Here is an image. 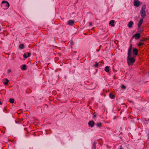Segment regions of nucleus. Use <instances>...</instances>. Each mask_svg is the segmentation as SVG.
<instances>
[{
  "label": "nucleus",
  "instance_id": "nucleus-1",
  "mask_svg": "<svg viewBox=\"0 0 149 149\" xmlns=\"http://www.w3.org/2000/svg\"><path fill=\"white\" fill-rule=\"evenodd\" d=\"M131 54H127V62L129 65H132L135 61V56L131 57Z\"/></svg>",
  "mask_w": 149,
  "mask_h": 149
},
{
  "label": "nucleus",
  "instance_id": "nucleus-2",
  "mask_svg": "<svg viewBox=\"0 0 149 149\" xmlns=\"http://www.w3.org/2000/svg\"><path fill=\"white\" fill-rule=\"evenodd\" d=\"M1 6L3 9H6L9 7L10 4L7 1H3L1 2Z\"/></svg>",
  "mask_w": 149,
  "mask_h": 149
},
{
  "label": "nucleus",
  "instance_id": "nucleus-3",
  "mask_svg": "<svg viewBox=\"0 0 149 149\" xmlns=\"http://www.w3.org/2000/svg\"><path fill=\"white\" fill-rule=\"evenodd\" d=\"M135 37L136 39H137L140 38L141 37V35L139 33H136L134 35H133L132 37V38H131V40L133 38Z\"/></svg>",
  "mask_w": 149,
  "mask_h": 149
},
{
  "label": "nucleus",
  "instance_id": "nucleus-4",
  "mask_svg": "<svg viewBox=\"0 0 149 149\" xmlns=\"http://www.w3.org/2000/svg\"><path fill=\"white\" fill-rule=\"evenodd\" d=\"M141 4L140 2L138 0H135L134 1V5L137 7H139Z\"/></svg>",
  "mask_w": 149,
  "mask_h": 149
},
{
  "label": "nucleus",
  "instance_id": "nucleus-5",
  "mask_svg": "<svg viewBox=\"0 0 149 149\" xmlns=\"http://www.w3.org/2000/svg\"><path fill=\"white\" fill-rule=\"evenodd\" d=\"M141 16L142 19H144L146 17V12L145 11H140Z\"/></svg>",
  "mask_w": 149,
  "mask_h": 149
},
{
  "label": "nucleus",
  "instance_id": "nucleus-6",
  "mask_svg": "<svg viewBox=\"0 0 149 149\" xmlns=\"http://www.w3.org/2000/svg\"><path fill=\"white\" fill-rule=\"evenodd\" d=\"M95 122L93 120L89 121L88 123V126L91 127H93L95 125Z\"/></svg>",
  "mask_w": 149,
  "mask_h": 149
},
{
  "label": "nucleus",
  "instance_id": "nucleus-7",
  "mask_svg": "<svg viewBox=\"0 0 149 149\" xmlns=\"http://www.w3.org/2000/svg\"><path fill=\"white\" fill-rule=\"evenodd\" d=\"M138 50L136 48H133V54L134 55L133 56L136 57V56L138 54Z\"/></svg>",
  "mask_w": 149,
  "mask_h": 149
},
{
  "label": "nucleus",
  "instance_id": "nucleus-8",
  "mask_svg": "<svg viewBox=\"0 0 149 149\" xmlns=\"http://www.w3.org/2000/svg\"><path fill=\"white\" fill-rule=\"evenodd\" d=\"M132 48V45L131 44L130 45L129 48L128 49L127 54L129 55L130 54H131V51Z\"/></svg>",
  "mask_w": 149,
  "mask_h": 149
},
{
  "label": "nucleus",
  "instance_id": "nucleus-9",
  "mask_svg": "<svg viewBox=\"0 0 149 149\" xmlns=\"http://www.w3.org/2000/svg\"><path fill=\"white\" fill-rule=\"evenodd\" d=\"M31 55V53L29 52H28L27 53H24L23 54V57L24 58H27L30 57Z\"/></svg>",
  "mask_w": 149,
  "mask_h": 149
},
{
  "label": "nucleus",
  "instance_id": "nucleus-10",
  "mask_svg": "<svg viewBox=\"0 0 149 149\" xmlns=\"http://www.w3.org/2000/svg\"><path fill=\"white\" fill-rule=\"evenodd\" d=\"M143 19H141L140 20L138 24V26L139 29H140V26L143 23Z\"/></svg>",
  "mask_w": 149,
  "mask_h": 149
},
{
  "label": "nucleus",
  "instance_id": "nucleus-11",
  "mask_svg": "<svg viewBox=\"0 0 149 149\" xmlns=\"http://www.w3.org/2000/svg\"><path fill=\"white\" fill-rule=\"evenodd\" d=\"M74 21L73 20H70L68 21V24L70 25H72L74 23Z\"/></svg>",
  "mask_w": 149,
  "mask_h": 149
},
{
  "label": "nucleus",
  "instance_id": "nucleus-12",
  "mask_svg": "<svg viewBox=\"0 0 149 149\" xmlns=\"http://www.w3.org/2000/svg\"><path fill=\"white\" fill-rule=\"evenodd\" d=\"M134 23L133 21H130L128 24V26L130 28H131L132 27Z\"/></svg>",
  "mask_w": 149,
  "mask_h": 149
},
{
  "label": "nucleus",
  "instance_id": "nucleus-13",
  "mask_svg": "<svg viewBox=\"0 0 149 149\" xmlns=\"http://www.w3.org/2000/svg\"><path fill=\"white\" fill-rule=\"evenodd\" d=\"M114 20H111L109 22V24L110 25H111V26H114Z\"/></svg>",
  "mask_w": 149,
  "mask_h": 149
},
{
  "label": "nucleus",
  "instance_id": "nucleus-14",
  "mask_svg": "<svg viewBox=\"0 0 149 149\" xmlns=\"http://www.w3.org/2000/svg\"><path fill=\"white\" fill-rule=\"evenodd\" d=\"M97 142L96 141H95L93 143V146H92V149H96V145L97 144Z\"/></svg>",
  "mask_w": 149,
  "mask_h": 149
},
{
  "label": "nucleus",
  "instance_id": "nucleus-15",
  "mask_svg": "<svg viewBox=\"0 0 149 149\" xmlns=\"http://www.w3.org/2000/svg\"><path fill=\"white\" fill-rule=\"evenodd\" d=\"M22 67L21 68V69L22 70H26V65L25 64L22 65Z\"/></svg>",
  "mask_w": 149,
  "mask_h": 149
},
{
  "label": "nucleus",
  "instance_id": "nucleus-16",
  "mask_svg": "<svg viewBox=\"0 0 149 149\" xmlns=\"http://www.w3.org/2000/svg\"><path fill=\"white\" fill-rule=\"evenodd\" d=\"M145 40H141L139 42L138 46H140L144 44V42Z\"/></svg>",
  "mask_w": 149,
  "mask_h": 149
},
{
  "label": "nucleus",
  "instance_id": "nucleus-17",
  "mask_svg": "<svg viewBox=\"0 0 149 149\" xmlns=\"http://www.w3.org/2000/svg\"><path fill=\"white\" fill-rule=\"evenodd\" d=\"M102 123L101 122L97 123L96 124V126L97 127L100 128L102 126Z\"/></svg>",
  "mask_w": 149,
  "mask_h": 149
},
{
  "label": "nucleus",
  "instance_id": "nucleus-18",
  "mask_svg": "<svg viewBox=\"0 0 149 149\" xmlns=\"http://www.w3.org/2000/svg\"><path fill=\"white\" fill-rule=\"evenodd\" d=\"M104 70L107 72H109V67L108 66L105 67Z\"/></svg>",
  "mask_w": 149,
  "mask_h": 149
},
{
  "label": "nucleus",
  "instance_id": "nucleus-19",
  "mask_svg": "<svg viewBox=\"0 0 149 149\" xmlns=\"http://www.w3.org/2000/svg\"><path fill=\"white\" fill-rule=\"evenodd\" d=\"M109 96L111 99H114L115 97V96L111 93H110L109 94Z\"/></svg>",
  "mask_w": 149,
  "mask_h": 149
},
{
  "label": "nucleus",
  "instance_id": "nucleus-20",
  "mask_svg": "<svg viewBox=\"0 0 149 149\" xmlns=\"http://www.w3.org/2000/svg\"><path fill=\"white\" fill-rule=\"evenodd\" d=\"M6 81L4 82V84L5 85L8 84V82H9V80L7 79H5Z\"/></svg>",
  "mask_w": 149,
  "mask_h": 149
},
{
  "label": "nucleus",
  "instance_id": "nucleus-21",
  "mask_svg": "<svg viewBox=\"0 0 149 149\" xmlns=\"http://www.w3.org/2000/svg\"><path fill=\"white\" fill-rule=\"evenodd\" d=\"M146 5H143L142 6L140 11H142V10L145 11V10L146 8Z\"/></svg>",
  "mask_w": 149,
  "mask_h": 149
},
{
  "label": "nucleus",
  "instance_id": "nucleus-22",
  "mask_svg": "<svg viewBox=\"0 0 149 149\" xmlns=\"http://www.w3.org/2000/svg\"><path fill=\"white\" fill-rule=\"evenodd\" d=\"M19 48L21 49H23L24 47V45L22 44H21L19 45Z\"/></svg>",
  "mask_w": 149,
  "mask_h": 149
},
{
  "label": "nucleus",
  "instance_id": "nucleus-23",
  "mask_svg": "<svg viewBox=\"0 0 149 149\" xmlns=\"http://www.w3.org/2000/svg\"><path fill=\"white\" fill-rule=\"evenodd\" d=\"M95 64L93 65V66L95 68L98 67V65H99L98 63L96 62H95Z\"/></svg>",
  "mask_w": 149,
  "mask_h": 149
},
{
  "label": "nucleus",
  "instance_id": "nucleus-24",
  "mask_svg": "<svg viewBox=\"0 0 149 149\" xmlns=\"http://www.w3.org/2000/svg\"><path fill=\"white\" fill-rule=\"evenodd\" d=\"M14 100L13 98H10L9 100V102L11 103H13L14 102Z\"/></svg>",
  "mask_w": 149,
  "mask_h": 149
},
{
  "label": "nucleus",
  "instance_id": "nucleus-25",
  "mask_svg": "<svg viewBox=\"0 0 149 149\" xmlns=\"http://www.w3.org/2000/svg\"><path fill=\"white\" fill-rule=\"evenodd\" d=\"M121 88L123 89H125L126 88V86L123 84L121 85Z\"/></svg>",
  "mask_w": 149,
  "mask_h": 149
},
{
  "label": "nucleus",
  "instance_id": "nucleus-26",
  "mask_svg": "<svg viewBox=\"0 0 149 149\" xmlns=\"http://www.w3.org/2000/svg\"><path fill=\"white\" fill-rule=\"evenodd\" d=\"M11 71V69H9L8 70V72H7V73H9Z\"/></svg>",
  "mask_w": 149,
  "mask_h": 149
},
{
  "label": "nucleus",
  "instance_id": "nucleus-27",
  "mask_svg": "<svg viewBox=\"0 0 149 149\" xmlns=\"http://www.w3.org/2000/svg\"><path fill=\"white\" fill-rule=\"evenodd\" d=\"M120 149H123V148L122 146H120Z\"/></svg>",
  "mask_w": 149,
  "mask_h": 149
},
{
  "label": "nucleus",
  "instance_id": "nucleus-28",
  "mask_svg": "<svg viewBox=\"0 0 149 149\" xmlns=\"http://www.w3.org/2000/svg\"><path fill=\"white\" fill-rule=\"evenodd\" d=\"M89 24L90 26H91L92 25V24L91 22H89Z\"/></svg>",
  "mask_w": 149,
  "mask_h": 149
},
{
  "label": "nucleus",
  "instance_id": "nucleus-29",
  "mask_svg": "<svg viewBox=\"0 0 149 149\" xmlns=\"http://www.w3.org/2000/svg\"><path fill=\"white\" fill-rule=\"evenodd\" d=\"M96 115H94L93 116V118H94L95 117H96Z\"/></svg>",
  "mask_w": 149,
  "mask_h": 149
},
{
  "label": "nucleus",
  "instance_id": "nucleus-30",
  "mask_svg": "<svg viewBox=\"0 0 149 149\" xmlns=\"http://www.w3.org/2000/svg\"><path fill=\"white\" fill-rule=\"evenodd\" d=\"M2 104V103L1 102H0V105H1Z\"/></svg>",
  "mask_w": 149,
  "mask_h": 149
},
{
  "label": "nucleus",
  "instance_id": "nucleus-31",
  "mask_svg": "<svg viewBox=\"0 0 149 149\" xmlns=\"http://www.w3.org/2000/svg\"><path fill=\"white\" fill-rule=\"evenodd\" d=\"M148 138H149V134H148Z\"/></svg>",
  "mask_w": 149,
  "mask_h": 149
},
{
  "label": "nucleus",
  "instance_id": "nucleus-32",
  "mask_svg": "<svg viewBox=\"0 0 149 149\" xmlns=\"http://www.w3.org/2000/svg\"><path fill=\"white\" fill-rule=\"evenodd\" d=\"M99 49L98 50H97V52H98L99 51Z\"/></svg>",
  "mask_w": 149,
  "mask_h": 149
}]
</instances>
